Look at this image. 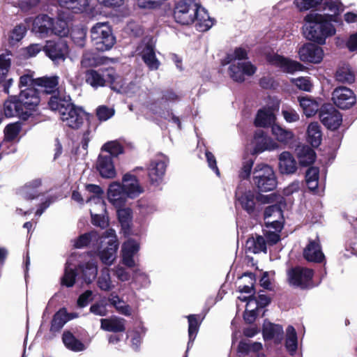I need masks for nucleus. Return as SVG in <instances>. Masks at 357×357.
Listing matches in <instances>:
<instances>
[{
	"instance_id": "nucleus-1",
	"label": "nucleus",
	"mask_w": 357,
	"mask_h": 357,
	"mask_svg": "<svg viewBox=\"0 0 357 357\" xmlns=\"http://www.w3.org/2000/svg\"><path fill=\"white\" fill-rule=\"evenodd\" d=\"M303 33L305 37L319 45H324L327 38L335 33L331 21H335L332 15L311 12L305 18Z\"/></svg>"
},
{
	"instance_id": "nucleus-2",
	"label": "nucleus",
	"mask_w": 357,
	"mask_h": 357,
	"mask_svg": "<svg viewBox=\"0 0 357 357\" xmlns=\"http://www.w3.org/2000/svg\"><path fill=\"white\" fill-rule=\"evenodd\" d=\"M98 255L102 262L110 266L116 258L119 241L113 229H107L98 238Z\"/></svg>"
},
{
	"instance_id": "nucleus-3",
	"label": "nucleus",
	"mask_w": 357,
	"mask_h": 357,
	"mask_svg": "<svg viewBox=\"0 0 357 357\" xmlns=\"http://www.w3.org/2000/svg\"><path fill=\"white\" fill-rule=\"evenodd\" d=\"M91 38L99 51L110 50L115 43V38L107 22H98L91 29Z\"/></svg>"
},
{
	"instance_id": "nucleus-4",
	"label": "nucleus",
	"mask_w": 357,
	"mask_h": 357,
	"mask_svg": "<svg viewBox=\"0 0 357 357\" xmlns=\"http://www.w3.org/2000/svg\"><path fill=\"white\" fill-rule=\"evenodd\" d=\"M252 181L261 191H271L277 185L276 177L272 167L266 164L256 165L253 171Z\"/></svg>"
},
{
	"instance_id": "nucleus-5",
	"label": "nucleus",
	"mask_w": 357,
	"mask_h": 357,
	"mask_svg": "<svg viewBox=\"0 0 357 357\" xmlns=\"http://www.w3.org/2000/svg\"><path fill=\"white\" fill-rule=\"evenodd\" d=\"M197 6V0H180L174 10L175 20L181 24H190L194 22Z\"/></svg>"
},
{
	"instance_id": "nucleus-6",
	"label": "nucleus",
	"mask_w": 357,
	"mask_h": 357,
	"mask_svg": "<svg viewBox=\"0 0 357 357\" xmlns=\"http://www.w3.org/2000/svg\"><path fill=\"white\" fill-rule=\"evenodd\" d=\"M237 202L248 213H251L255 211L256 201L261 204L273 203L277 197L275 194L267 195H257L252 190H248L244 192H236Z\"/></svg>"
},
{
	"instance_id": "nucleus-7",
	"label": "nucleus",
	"mask_w": 357,
	"mask_h": 357,
	"mask_svg": "<svg viewBox=\"0 0 357 357\" xmlns=\"http://www.w3.org/2000/svg\"><path fill=\"white\" fill-rule=\"evenodd\" d=\"M313 271L310 268L296 267L287 272V279L290 285L301 289L311 288L312 284Z\"/></svg>"
},
{
	"instance_id": "nucleus-8",
	"label": "nucleus",
	"mask_w": 357,
	"mask_h": 357,
	"mask_svg": "<svg viewBox=\"0 0 357 357\" xmlns=\"http://www.w3.org/2000/svg\"><path fill=\"white\" fill-rule=\"evenodd\" d=\"M110 81L111 88L118 93H123L128 97L139 96L141 89L135 82L126 84L123 79L117 75L115 71H109L107 74Z\"/></svg>"
},
{
	"instance_id": "nucleus-9",
	"label": "nucleus",
	"mask_w": 357,
	"mask_h": 357,
	"mask_svg": "<svg viewBox=\"0 0 357 357\" xmlns=\"http://www.w3.org/2000/svg\"><path fill=\"white\" fill-rule=\"evenodd\" d=\"M266 61L271 65L280 68L284 72L294 73L303 70V66L296 61H294L281 56L275 52H268L266 54Z\"/></svg>"
},
{
	"instance_id": "nucleus-10",
	"label": "nucleus",
	"mask_w": 357,
	"mask_h": 357,
	"mask_svg": "<svg viewBox=\"0 0 357 357\" xmlns=\"http://www.w3.org/2000/svg\"><path fill=\"white\" fill-rule=\"evenodd\" d=\"M257 71V67L250 61L233 62L229 68L231 78L238 82H243L247 77L252 76Z\"/></svg>"
},
{
	"instance_id": "nucleus-11",
	"label": "nucleus",
	"mask_w": 357,
	"mask_h": 357,
	"mask_svg": "<svg viewBox=\"0 0 357 357\" xmlns=\"http://www.w3.org/2000/svg\"><path fill=\"white\" fill-rule=\"evenodd\" d=\"M140 250V243L132 238H129L121 245V255L122 264L128 268L137 265L136 258Z\"/></svg>"
},
{
	"instance_id": "nucleus-12",
	"label": "nucleus",
	"mask_w": 357,
	"mask_h": 357,
	"mask_svg": "<svg viewBox=\"0 0 357 357\" xmlns=\"http://www.w3.org/2000/svg\"><path fill=\"white\" fill-rule=\"evenodd\" d=\"M299 59L305 63H320L324 56L323 49L313 43L303 45L298 50Z\"/></svg>"
},
{
	"instance_id": "nucleus-13",
	"label": "nucleus",
	"mask_w": 357,
	"mask_h": 357,
	"mask_svg": "<svg viewBox=\"0 0 357 357\" xmlns=\"http://www.w3.org/2000/svg\"><path fill=\"white\" fill-rule=\"evenodd\" d=\"M137 52L148 68L151 70H157L160 66V61L157 59L154 51V43L151 38H146L137 47Z\"/></svg>"
},
{
	"instance_id": "nucleus-14",
	"label": "nucleus",
	"mask_w": 357,
	"mask_h": 357,
	"mask_svg": "<svg viewBox=\"0 0 357 357\" xmlns=\"http://www.w3.org/2000/svg\"><path fill=\"white\" fill-rule=\"evenodd\" d=\"M43 50L45 54L55 63L64 61L68 52L67 44L62 39L47 41Z\"/></svg>"
},
{
	"instance_id": "nucleus-15",
	"label": "nucleus",
	"mask_w": 357,
	"mask_h": 357,
	"mask_svg": "<svg viewBox=\"0 0 357 357\" xmlns=\"http://www.w3.org/2000/svg\"><path fill=\"white\" fill-rule=\"evenodd\" d=\"M18 100L22 111L27 112L28 119L38 105L40 98L36 89L34 88H26L21 91Z\"/></svg>"
},
{
	"instance_id": "nucleus-16",
	"label": "nucleus",
	"mask_w": 357,
	"mask_h": 357,
	"mask_svg": "<svg viewBox=\"0 0 357 357\" xmlns=\"http://www.w3.org/2000/svg\"><path fill=\"white\" fill-rule=\"evenodd\" d=\"M334 104L342 109L351 107L356 103V96L352 90L346 87L336 88L332 93Z\"/></svg>"
},
{
	"instance_id": "nucleus-17",
	"label": "nucleus",
	"mask_w": 357,
	"mask_h": 357,
	"mask_svg": "<svg viewBox=\"0 0 357 357\" xmlns=\"http://www.w3.org/2000/svg\"><path fill=\"white\" fill-rule=\"evenodd\" d=\"M319 117L322 123L331 130L337 129L342 121L341 114L331 105L321 107Z\"/></svg>"
},
{
	"instance_id": "nucleus-18",
	"label": "nucleus",
	"mask_w": 357,
	"mask_h": 357,
	"mask_svg": "<svg viewBox=\"0 0 357 357\" xmlns=\"http://www.w3.org/2000/svg\"><path fill=\"white\" fill-rule=\"evenodd\" d=\"M167 163L168 159L164 155L159 156L151 162L148 172L152 184L158 185L162 181Z\"/></svg>"
},
{
	"instance_id": "nucleus-19",
	"label": "nucleus",
	"mask_w": 357,
	"mask_h": 357,
	"mask_svg": "<svg viewBox=\"0 0 357 357\" xmlns=\"http://www.w3.org/2000/svg\"><path fill=\"white\" fill-rule=\"evenodd\" d=\"M84 119V111L73 104L60 116V119L65 126L74 129H77L82 125Z\"/></svg>"
},
{
	"instance_id": "nucleus-20",
	"label": "nucleus",
	"mask_w": 357,
	"mask_h": 357,
	"mask_svg": "<svg viewBox=\"0 0 357 357\" xmlns=\"http://www.w3.org/2000/svg\"><path fill=\"white\" fill-rule=\"evenodd\" d=\"M252 143L254 145L252 154L261 153L266 151H271L277 149L279 146L277 142L262 130L255 132Z\"/></svg>"
},
{
	"instance_id": "nucleus-21",
	"label": "nucleus",
	"mask_w": 357,
	"mask_h": 357,
	"mask_svg": "<svg viewBox=\"0 0 357 357\" xmlns=\"http://www.w3.org/2000/svg\"><path fill=\"white\" fill-rule=\"evenodd\" d=\"M282 218V212L278 205H271L265 209L264 220L266 228L281 230Z\"/></svg>"
},
{
	"instance_id": "nucleus-22",
	"label": "nucleus",
	"mask_w": 357,
	"mask_h": 357,
	"mask_svg": "<svg viewBox=\"0 0 357 357\" xmlns=\"http://www.w3.org/2000/svg\"><path fill=\"white\" fill-rule=\"evenodd\" d=\"M179 96L172 91H165L155 102L147 105V108L153 114H162L163 109H168L171 103L179 100Z\"/></svg>"
},
{
	"instance_id": "nucleus-23",
	"label": "nucleus",
	"mask_w": 357,
	"mask_h": 357,
	"mask_svg": "<svg viewBox=\"0 0 357 357\" xmlns=\"http://www.w3.org/2000/svg\"><path fill=\"white\" fill-rule=\"evenodd\" d=\"M107 198L115 208H121L125 205L129 197L119 183L113 182L109 186Z\"/></svg>"
},
{
	"instance_id": "nucleus-24",
	"label": "nucleus",
	"mask_w": 357,
	"mask_h": 357,
	"mask_svg": "<svg viewBox=\"0 0 357 357\" xmlns=\"http://www.w3.org/2000/svg\"><path fill=\"white\" fill-rule=\"evenodd\" d=\"M121 186L130 199L138 197L144 191L137 177L130 174H126L123 176Z\"/></svg>"
},
{
	"instance_id": "nucleus-25",
	"label": "nucleus",
	"mask_w": 357,
	"mask_h": 357,
	"mask_svg": "<svg viewBox=\"0 0 357 357\" xmlns=\"http://www.w3.org/2000/svg\"><path fill=\"white\" fill-rule=\"evenodd\" d=\"M96 168L101 176L112 178L116 176V169L110 155L101 153L98 158Z\"/></svg>"
},
{
	"instance_id": "nucleus-26",
	"label": "nucleus",
	"mask_w": 357,
	"mask_h": 357,
	"mask_svg": "<svg viewBox=\"0 0 357 357\" xmlns=\"http://www.w3.org/2000/svg\"><path fill=\"white\" fill-rule=\"evenodd\" d=\"M53 24L54 19L47 15H38L33 20L32 31L40 37H44L51 33Z\"/></svg>"
},
{
	"instance_id": "nucleus-27",
	"label": "nucleus",
	"mask_w": 357,
	"mask_h": 357,
	"mask_svg": "<svg viewBox=\"0 0 357 357\" xmlns=\"http://www.w3.org/2000/svg\"><path fill=\"white\" fill-rule=\"evenodd\" d=\"M303 257L307 261L316 263H320L324 259V255L318 240L309 241L303 250Z\"/></svg>"
},
{
	"instance_id": "nucleus-28",
	"label": "nucleus",
	"mask_w": 357,
	"mask_h": 357,
	"mask_svg": "<svg viewBox=\"0 0 357 357\" xmlns=\"http://www.w3.org/2000/svg\"><path fill=\"white\" fill-rule=\"evenodd\" d=\"M72 105L70 97L60 93L52 96L48 102V105L51 110L57 112L59 116Z\"/></svg>"
},
{
	"instance_id": "nucleus-29",
	"label": "nucleus",
	"mask_w": 357,
	"mask_h": 357,
	"mask_svg": "<svg viewBox=\"0 0 357 357\" xmlns=\"http://www.w3.org/2000/svg\"><path fill=\"white\" fill-rule=\"evenodd\" d=\"M20 105L16 96L10 97L9 99L5 101L3 105L4 115L6 117H12L17 115L22 119L26 120L27 112L22 111Z\"/></svg>"
},
{
	"instance_id": "nucleus-30",
	"label": "nucleus",
	"mask_w": 357,
	"mask_h": 357,
	"mask_svg": "<svg viewBox=\"0 0 357 357\" xmlns=\"http://www.w3.org/2000/svg\"><path fill=\"white\" fill-rule=\"evenodd\" d=\"M276 116L273 107H264L260 109L256 115L255 124L257 127L266 128L275 125Z\"/></svg>"
},
{
	"instance_id": "nucleus-31",
	"label": "nucleus",
	"mask_w": 357,
	"mask_h": 357,
	"mask_svg": "<svg viewBox=\"0 0 357 357\" xmlns=\"http://www.w3.org/2000/svg\"><path fill=\"white\" fill-rule=\"evenodd\" d=\"M109 71H114L113 69H107L100 73L97 70H90L86 73V82L93 88L103 86L106 82L110 83L107 74Z\"/></svg>"
},
{
	"instance_id": "nucleus-32",
	"label": "nucleus",
	"mask_w": 357,
	"mask_h": 357,
	"mask_svg": "<svg viewBox=\"0 0 357 357\" xmlns=\"http://www.w3.org/2000/svg\"><path fill=\"white\" fill-rule=\"evenodd\" d=\"M279 169L283 174H292L297 170V163L293 155L284 151L279 155Z\"/></svg>"
},
{
	"instance_id": "nucleus-33",
	"label": "nucleus",
	"mask_w": 357,
	"mask_h": 357,
	"mask_svg": "<svg viewBox=\"0 0 357 357\" xmlns=\"http://www.w3.org/2000/svg\"><path fill=\"white\" fill-rule=\"evenodd\" d=\"M195 22H196L197 29L199 31H206L213 24V20L209 17L206 9L200 6L199 3Z\"/></svg>"
},
{
	"instance_id": "nucleus-34",
	"label": "nucleus",
	"mask_w": 357,
	"mask_h": 357,
	"mask_svg": "<svg viewBox=\"0 0 357 357\" xmlns=\"http://www.w3.org/2000/svg\"><path fill=\"white\" fill-rule=\"evenodd\" d=\"M101 328L106 331L118 333L125 331L126 320L123 318L114 317L109 319H100Z\"/></svg>"
},
{
	"instance_id": "nucleus-35",
	"label": "nucleus",
	"mask_w": 357,
	"mask_h": 357,
	"mask_svg": "<svg viewBox=\"0 0 357 357\" xmlns=\"http://www.w3.org/2000/svg\"><path fill=\"white\" fill-rule=\"evenodd\" d=\"M295 151L301 165L307 166L311 165L315 160V153L308 146H298Z\"/></svg>"
},
{
	"instance_id": "nucleus-36",
	"label": "nucleus",
	"mask_w": 357,
	"mask_h": 357,
	"mask_svg": "<svg viewBox=\"0 0 357 357\" xmlns=\"http://www.w3.org/2000/svg\"><path fill=\"white\" fill-rule=\"evenodd\" d=\"M263 335L265 340L274 339L280 342L283 337V328L281 326L265 321L263 326Z\"/></svg>"
},
{
	"instance_id": "nucleus-37",
	"label": "nucleus",
	"mask_w": 357,
	"mask_h": 357,
	"mask_svg": "<svg viewBox=\"0 0 357 357\" xmlns=\"http://www.w3.org/2000/svg\"><path fill=\"white\" fill-rule=\"evenodd\" d=\"M335 77L339 82L351 84L355 80V74L349 64L342 63L338 66Z\"/></svg>"
},
{
	"instance_id": "nucleus-38",
	"label": "nucleus",
	"mask_w": 357,
	"mask_h": 357,
	"mask_svg": "<svg viewBox=\"0 0 357 357\" xmlns=\"http://www.w3.org/2000/svg\"><path fill=\"white\" fill-rule=\"evenodd\" d=\"M59 79V77L56 75L39 77L36 79V84L46 93H51L57 89Z\"/></svg>"
},
{
	"instance_id": "nucleus-39",
	"label": "nucleus",
	"mask_w": 357,
	"mask_h": 357,
	"mask_svg": "<svg viewBox=\"0 0 357 357\" xmlns=\"http://www.w3.org/2000/svg\"><path fill=\"white\" fill-rule=\"evenodd\" d=\"M245 248L248 251L252 253H259L266 252V242L261 236H252L246 241Z\"/></svg>"
},
{
	"instance_id": "nucleus-40",
	"label": "nucleus",
	"mask_w": 357,
	"mask_h": 357,
	"mask_svg": "<svg viewBox=\"0 0 357 357\" xmlns=\"http://www.w3.org/2000/svg\"><path fill=\"white\" fill-rule=\"evenodd\" d=\"M298 100L304 114L307 117L314 115L319 109V102L308 96L298 97Z\"/></svg>"
},
{
	"instance_id": "nucleus-41",
	"label": "nucleus",
	"mask_w": 357,
	"mask_h": 357,
	"mask_svg": "<svg viewBox=\"0 0 357 357\" xmlns=\"http://www.w3.org/2000/svg\"><path fill=\"white\" fill-rule=\"evenodd\" d=\"M86 190L93 194V195L87 198L86 202L90 203V204H94L97 207L100 208L101 211H105V202L99 197V195L103 192L100 186L93 184H89L86 185Z\"/></svg>"
},
{
	"instance_id": "nucleus-42",
	"label": "nucleus",
	"mask_w": 357,
	"mask_h": 357,
	"mask_svg": "<svg viewBox=\"0 0 357 357\" xmlns=\"http://www.w3.org/2000/svg\"><path fill=\"white\" fill-rule=\"evenodd\" d=\"M108 301L119 313L127 317L132 314V310L130 306L128 305L117 294L114 293L111 294L108 298Z\"/></svg>"
},
{
	"instance_id": "nucleus-43",
	"label": "nucleus",
	"mask_w": 357,
	"mask_h": 357,
	"mask_svg": "<svg viewBox=\"0 0 357 357\" xmlns=\"http://www.w3.org/2000/svg\"><path fill=\"white\" fill-rule=\"evenodd\" d=\"M308 142L313 146L317 147L321 142V131L319 124L317 122L311 123L307 129Z\"/></svg>"
},
{
	"instance_id": "nucleus-44",
	"label": "nucleus",
	"mask_w": 357,
	"mask_h": 357,
	"mask_svg": "<svg viewBox=\"0 0 357 357\" xmlns=\"http://www.w3.org/2000/svg\"><path fill=\"white\" fill-rule=\"evenodd\" d=\"M40 179H34L27 183L20 191V193L26 199H33L38 197L40 195L38 188L41 186Z\"/></svg>"
},
{
	"instance_id": "nucleus-45",
	"label": "nucleus",
	"mask_w": 357,
	"mask_h": 357,
	"mask_svg": "<svg viewBox=\"0 0 357 357\" xmlns=\"http://www.w3.org/2000/svg\"><path fill=\"white\" fill-rule=\"evenodd\" d=\"M60 6L72 10L74 13H82L87 9L89 0H57Z\"/></svg>"
},
{
	"instance_id": "nucleus-46",
	"label": "nucleus",
	"mask_w": 357,
	"mask_h": 357,
	"mask_svg": "<svg viewBox=\"0 0 357 357\" xmlns=\"http://www.w3.org/2000/svg\"><path fill=\"white\" fill-rule=\"evenodd\" d=\"M65 346L70 350L75 352L85 350L84 344L77 340L70 332H64L62 337Z\"/></svg>"
},
{
	"instance_id": "nucleus-47",
	"label": "nucleus",
	"mask_w": 357,
	"mask_h": 357,
	"mask_svg": "<svg viewBox=\"0 0 357 357\" xmlns=\"http://www.w3.org/2000/svg\"><path fill=\"white\" fill-rule=\"evenodd\" d=\"M97 284L104 291H109L114 288L115 286L112 281L110 271L108 268L101 270L100 275L98 278Z\"/></svg>"
},
{
	"instance_id": "nucleus-48",
	"label": "nucleus",
	"mask_w": 357,
	"mask_h": 357,
	"mask_svg": "<svg viewBox=\"0 0 357 357\" xmlns=\"http://www.w3.org/2000/svg\"><path fill=\"white\" fill-rule=\"evenodd\" d=\"M82 274V278L85 283L90 284L96 278L98 273V267L94 262H88L84 266H79Z\"/></svg>"
},
{
	"instance_id": "nucleus-49",
	"label": "nucleus",
	"mask_w": 357,
	"mask_h": 357,
	"mask_svg": "<svg viewBox=\"0 0 357 357\" xmlns=\"http://www.w3.org/2000/svg\"><path fill=\"white\" fill-rule=\"evenodd\" d=\"M73 317H70L66 310H59L54 315L52 321L51 331H59L64 324Z\"/></svg>"
},
{
	"instance_id": "nucleus-50",
	"label": "nucleus",
	"mask_w": 357,
	"mask_h": 357,
	"mask_svg": "<svg viewBox=\"0 0 357 357\" xmlns=\"http://www.w3.org/2000/svg\"><path fill=\"white\" fill-rule=\"evenodd\" d=\"M271 132L276 139L282 143H288L294 137V134L291 130L284 129L277 124L272 126Z\"/></svg>"
},
{
	"instance_id": "nucleus-51",
	"label": "nucleus",
	"mask_w": 357,
	"mask_h": 357,
	"mask_svg": "<svg viewBox=\"0 0 357 357\" xmlns=\"http://www.w3.org/2000/svg\"><path fill=\"white\" fill-rule=\"evenodd\" d=\"M188 336L189 341L188 343L187 351L192 345L199 327V322L196 315L191 314L188 316Z\"/></svg>"
},
{
	"instance_id": "nucleus-52",
	"label": "nucleus",
	"mask_w": 357,
	"mask_h": 357,
	"mask_svg": "<svg viewBox=\"0 0 357 357\" xmlns=\"http://www.w3.org/2000/svg\"><path fill=\"white\" fill-rule=\"evenodd\" d=\"M319 169L314 167L309 168L305 174L306 183L308 188L314 191L317 189L319 185Z\"/></svg>"
},
{
	"instance_id": "nucleus-53",
	"label": "nucleus",
	"mask_w": 357,
	"mask_h": 357,
	"mask_svg": "<svg viewBox=\"0 0 357 357\" xmlns=\"http://www.w3.org/2000/svg\"><path fill=\"white\" fill-rule=\"evenodd\" d=\"M297 334L294 328L289 326L286 330V347L287 350L294 353L297 349Z\"/></svg>"
},
{
	"instance_id": "nucleus-54",
	"label": "nucleus",
	"mask_w": 357,
	"mask_h": 357,
	"mask_svg": "<svg viewBox=\"0 0 357 357\" xmlns=\"http://www.w3.org/2000/svg\"><path fill=\"white\" fill-rule=\"evenodd\" d=\"M91 215L92 223L98 227L104 228L108 224L107 219L102 213L105 211H101L100 208L97 207L96 205L90 208Z\"/></svg>"
},
{
	"instance_id": "nucleus-55",
	"label": "nucleus",
	"mask_w": 357,
	"mask_h": 357,
	"mask_svg": "<svg viewBox=\"0 0 357 357\" xmlns=\"http://www.w3.org/2000/svg\"><path fill=\"white\" fill-rule=\"evenodd\" d=\"M122 146L116 141H111L105 143L101 148V151L106 152L108 155L117 157L119 154L123 153Z\"/></svg>"
},
{
	"instance_id": "nucleus-56",
	"label": "nucleus",
	"mask_w": 357,
	"mask_h": 357,
	"mask_svg": "<svg viewBox=\"0 0 357 357\" xmlns=\"http://www.w3.org/2000/svg\"><path fill=\"white\" fill-rule=\"evenodd\" d=\"M117 215L123 228H128L132 220V210L130 208H116Z\"/></svg>"
},
{
	"instance_id": "nucleus-57",
	"label": "nucleus",
	"mask_w": 357,
	"mask_h": 357,
	"mask_svg": "<svg viewBox=\"0 0 357 357\" xmlns=\"http://www.w3.org/2000/svg\"><path fill=\"white\" fill-rule=\"evenodd\" d=\"M77 274L74 268L70 267V264L68 261L66 265L65 272L63 278H61V284L67 287L73 286L75 282V277Z\"/></svg>"
},
{
	"instance_id": "nucleus-58",
	"label": "nucleus",
	"mask_w": 357,
	"mask_h": 357,
	"mask_svg": "<svg viewBox=\"0 0 357 357\" xmlns=\"http://www.w3.org/2000/svg\"><path fill=\"white\" fill-rule=\"evenodd\" d=\"M100 236L96 231H91L89 234H85L79 236L75 243V246L77 248H82L87 245L91 241H98Z\"/></svg>"
},
{
	"instance_id": "nucleus-59",
	"label": "nucleus",
	"mask_w": 357,
	"mask_h": 357,
	"mask_svg": "<svg viewBox=\"0 0 357 357\" xmlns=\"http://www.w3.org/2000/svg\"><path fill=\"white\" fill-rule=\"evenodd\" d=\"M21 130V125L16 122L8 124L4 129L5 139L7 141L14 140L19 135Z\"/></svg>"
},
{
	"instance_id": "nucleus-60",
	"label": "nucleus",
	"mask_w": 357,
	"mask_h": 357,
	"mask_svg": "<svg viewBox=\"0 0 357 357\" xmlns=\"http://www.w3.org/2000/svg\"><path fill=\"white\" fill-rule=\"evenodd\" d=\"M282 115L287 123H294L300 119L298 113L289 105L282 106Z\"/></svg>"
},
{
	"instance_id": "nucleus-61",
	"label": "nucleus",
	"mask_w": 357,
	"mask_h": 357,
	"mask_svg": "<svg viewBox=\"0 0 357 357\" xmlns=\"http://www.w3.org/2000/svg\"><path fill=\"white\" fill-rule=\"evenodd\" d=\"M115 114V110L112 107L105 105H100L96 109V116L99 121H105L111 119Z\"/></svg>"
},
{
	"instance_id": "nucleus-62",
	"label": "nucleus",
	"mask_w": 357,
	"mask_h": 357,
	"mask_svg": "<svg viewBox=\"0 0 357 357\" xmlns=\"http://www.w3.org/2000/svg\"><path fill=\"white\" fill-rule=\"evenodd\" d=\"M133 282L139 284L142 287H146L151 283L148 274L138 268L133 271Z\"/></svg>"
},
{
	"instance_id": "nucleus-63",
	"label": "nucleus",
	"mask_w": 357,
	"mask_h": 357,
	"mask_svg": "<svg viewBox=\"0 0 357 357\" xmlns=\"http://www.w3.org/2000/svg\"><path fill=\"white\" fill-rule=\"evenodd\" d=\"M68 33V26L66 21L57 19L54 20V24L52 26L51 33L58 35L61 37L66 36Z\"/></svg>"
},
{
	"instance_id": "nucleus-64",
	"label": "nucleus",
	"mask_w": 357,
	"mask_h": 357,
	"mask_svg": "<svg viewBox=\"0 0 357 357\" xmlns=\"http://www.w3.org/2000/svg\"><path fill=\"white\" fill-rule=\"evenodd\" d=\"M86 36V29L84 28H75L72 30L70 36L74 43L79 46L83 47L84 45Z\"/></svg>"
}]
</instances>
